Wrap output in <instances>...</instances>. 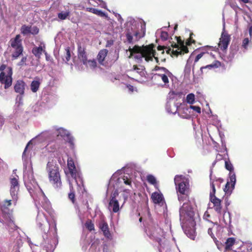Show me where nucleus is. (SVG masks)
I'll use <instances>...</instances> for the list:
<instances>
[{"label": "nucleus", "mask_w": 252, "mask_h": 252, "mask_svg": "<svg viewBox=\"0 0 252 252\" xmlns=\"http://www.w3.org/2000/svg\"><path fill=\"white\" fill-rule=\"evenodd\" d=\"M37 210L36 224L43 232L41 245L47 249V252L52 251L55 250L58 243L57 223L55 221H54L53 228L51 227V224L48 221L43 210H45L50 215L53 214L54 211L51 206H39L37 207Z\"/></svg>", "instance_id": "1"}, {"label": "nucleus", "mask_w": 252, "mask_h": 252, "mask_svg": "<svg viewBox=\"0 0 252 252\" xmlns=\"http://www.w3.org/2000/svg\"><path fill=\"white\" fill-rule=\"evenodd\" d=\"M156 45L151 43L147 45H142L139 46L135 45L133 48L129 47L128 51L130 52L129 58L133 57L135 60L142 62L143 59L148 62L153 61V58L157 63H159V61L161 62H165L166 58L164 55L165 54L164 49L167 47L164 46L159 45L157 47V50L159 53H157L155 49Z\"/></svg>", "instance_id": "2"}, {"label": "nucleus", "mask_w": 252, "mask_h": 252, "mask_svg": "<svg viewBox=\"0 0 252 252\" xmlns=\"http://www.w3.org/2000/svg\"><path fill=\"white\" fill-rule=\"evenodd\" d=\"M194 216V212L191 206H182L180 209L181 226L184 233L192 240H194L196 236Z\"/></svg>", "instance_id": "3"}, {"label": "nucleus", "mask_w": 252, "mask_h": 252, "mask_svg": "<svg viewBox=\"0 0 252 252\" xmlns=\"http://www.w3.org/2000/svg\"><path fill=\"white\" fill-rule=\"evenodd\" d=\"M60 168L56 162L49 161L46 166L50 183L56 189H60L62 187Z\"/></svg>", "instance_id": "4"}, {"label": "nucleus", "mask_w": 252, "mask_h": 252, "mask_svg": "<svg viewBox=\"0 0 252 252\" xmlns=\"http://www.w3.org/2000/svg\"><path fill=\"white\" fill-rule=\"evenodd\" d=\"M0 222L6 223L11 229H15L16 227L13 222L12 212L7 206H0Z\"/></svg>", "instance_id": "5"}, {"label": "nucleus", "mask_w": 252, "mask_h": 252, "mask_svg": "<svg viewBox=\"0 0 252 252\" xmlns=\"http://www.w3.org/2000/svg\"><path fill=\"white\" fill-rule=\"evenodd\" d=\"M9 43L13 49L11 57L13 60H16L22 54L24 50L21 35L17 34L14 38H12L9 41Z\"/></svg>", "instance_id": "6"}, {"label": "nucleus", "mask_w": 252, "mask_h": 252, "mask_svg": "<svg viewBox=\"0 0 252 252\" xmlns=\"http://www.w3.org/2000/svg\"><path fill=\"white\" fill-rule=\"evenodd\" d=\"M177 43H173L171 46L173 47L172 53L175 57H178L179 55H183L185 54L189 53V49L184 44V41L182 40L180 36H176Z\"/></svg>", "instance_id": "7"}, {"label": "nucleus", "mask_w": 252, "mask_h": 252, "mask_svg": "<svg viewBox=\"0 0 252 252\" xmlns=\"http://www.w3.org/2000/svg\"><path fill=\"white\" fill-rule=\"evenodd\" d=\"M145 35V32H144L142 33L137 31L133 29H127L126 31V41L125 42H127L130 44H133L134 43L139 41L141 38H142Z\"/></svg>", "instance_id": "8"}, {"label": "nucleus", "mask_w": 252, "mask_h": 252, "mask_svg": "<svg viewBox=\"0 0 252 252\" xmlns=\"http://www.w3.org/2000/svg\"><path fill=\"white\" fill-rule=\"evenodd\" d=\"M171 73L166 68H162L160 73H155L153 78L154 80H161L163 84H159L161 86H167L169 84L168 77L171 75Z\"/></svg>", "instance_id": "9"}, {"label": "nucleus", "mask_w": 252, "mask_h": 252, "mask_svg": "<svg viewBox=\"0 0 252 252\" xmlns=\"http://www.w3.org/2000/svg\"><path fill=\"white\" fill-rule=\"evenodd\" d=\"M8 71L6 74L4 72H1L0 73V83L4 84L5 89H7L11 85L12 83V69L11 67L7 68Z\"/></svg>", "instance_id": "10"}, {"label": "nucleus", "mask_w": 252, "mask_h": 252, "mask_svg": "<svg viewBox=\"0 0 252 252\" xmlns=\"http://www.w3.org/2000/svg\"><path fill=\"white\" fill-rule=\"evenodd\" d=\"M182 177V175H176L174 178V182L176 185H178L177 190L182 195H187L189 191V183L187 181H183L178 183L179 179Z\"/></svg>", "instance_id": "11"}, {"label": "nucleus", "mask_w": 252, "mask_h": 252, "mask_svg": "<svg viewBox=\"0 0 252 252\" xmlns=\"http://www.w3.org/2000/svg\"><path fill=\"white\" fill-rule=\"evenodd\" d=\"M127 198V195L125 191L118 192L115 191L111 198V205H119V203H122L124 205L126 200Z\"/></svg>", "instance_id": "12"}, {"label": "nucleus", "mask_w": 252, "mask_h": 252, "mask_svg": "<svg viewBox=\"0 0 252 252\" xmlns=\"http://www.w3.org/2000/svg\"><path fill=\"white\" fill-rule=\"evenodd\" d=\"M230 39V35L225 31L224 27L219 43V46L221 50L224 51L227 48Z\"/></svg>", "instance_id": "13"}, {"label": "nucleus", "mask_w": 252, "mask_h": 252, "mask_svg": "<svg viewBox=\"0 0 252 252\" xmlns=\"http://www.w3.org/2000/svg\"><path fill=\"white\" fill-rule=\"evenodd\" d=\"M227 211V206H213L207 208V213H211L212 215H221L225 214Z\"/></svg>", "instance_id": "14"}, {"label": "nucleus", "mask_w": 252, "mask_h": 252, "mask_svg": "<svg viewBox=\"0 0 252 252\" xmlns=\"http://www.w3.org/2000/svg\"><path fill=\"white\" fill-rule=\"evenodd\" d=\"M77 56L78 58L83 64L85 65L87 64V55L86 52V48L82 47L81 44L77 46Z\"/></svg>", "instance_id": "15"}, {"label": "nucleus", "mask_w": 252, "mask_h": 252, "mask_svg": "<svg viewBox=\"0 0 252 252\" xmlns=\"http://www.w3.org/2000/svg\"><path fill=\"white\" fill-rule=\"evenodd\" d=\"M67 162L69 173L73 178L76 179L78 175V172L76 168L73 159L71 157H69L67 158Z\"/></svg>", "instance_id": "16"}, {"label": "nucleus", "mask_w": 252, "mask_h": 252, "mask_svg": "<svg viewBox=\"0 0 252 252\" xmlns=\"http://www.w3.org/2000/svg\"><path fill=\"white\" fill-rule=\"evenodd\" d=\"M25 82L22 80H18L14 84V89L16 93L23 95L25 93Z\"/></svg>", "instance_id": "17"}, {"label": "nucleus", "mask_w": 252, "mask_h": 252, "mask_svg": "<svg viewBox=\"0 0 252 252\" xmlns=\"http://www.w3.org/2000/svg\"><path fill=\"white\" fill-rule=\"evenodd\" d=\"M10 192L11 194H15L16 189H19V184L18 182V176H12L10 178Z\"/></svg>", "instance_id": "18"}, {"label": "nucleus", "mask_w": 252, "mask_h": 252, "mask_svg": "<svg viewBox=\"0 0 252 252\" xmlns=\"http://www.w3.org/2000/svg\"><path fill=\"white\" fill-rule=\"evenodd\" d=\"M45 46H39V47H34L32 49V53L35 56V57L39 59L41 58V55L43 52L46 56H47V52L45 50Z\"/></svg>", "instance_id": "19"}, {"label": "nucleus", "mask_w": 252, "mask_h": 252, "mask_svg": "<svg viewBox=\"0 0 252 252\" xmlns=\"http://www.w3.org/2000/svg\"><path fill=\"white\" fill-rule=\"evenodd\" d=\"M151 198L155 204L161 203L163 204L165 203L163 194L161 193L153 192L152 194Z\"/></svg>", "instance_id": "20"}, {"label": "nucleus", "mask_w": 252, "mask_h": 252, "mask_svg": "<svg viewBox=\"0 0 252 252\" xmlns=\"http://www.w3.org/2000/svg\"><path fill=\"white\" fill-rule=\"evenodd\" d=\"M178 112L180 116L183 118L188 119L190 118V112L188 106L180 108L178 109Z\"/></svg>", "instance_id": "21"}, {"label": "nucleus", "mask_w": 252, "mask_h": 252, "mask_svg": "<svg viewBox=\"0 0 252 252\" xmlns=\"http://www.w3.org/2000/svg\"><path fill=\"white\" fill-rule=\"evenodd\" d=\"M99 228L103 231L104 235L107 238H109L110 233L109 230L108 225L107 223L101 221L99 223Z\"/></svg>", "instance_id": "22"}, {"label": "nucleus", "mask_w": 252, "mask_h": 252, "mask_svg": "<svg viewBox=\"0 0 252 252\" xmlns=\"http://www.w3.org/2000/svg\"><path fill=\"white\" fill-rule=\"evenodd\" d=\"M202 57L205 59L215 58L214 55H212V54H210L208 52H202L196 56L194 59V63H197Z\"/></svg>", "instance_id": "23"}, {"label": "nucleus", "mask_w": 252, "mask_h": 252, "mask_svg": "<svg viewBox=\"0 0 252 252\" xmlns=\"http://www.w3.org/2000/svg\"><path fill=\"white\" fill-rule=\"evenodd\" d=\"M108 51L106 49L101 50L97 55V60L99 63L104 65V59L107 56Z\"/></svg>", "instance_id": "24"}, {"label": "nucleus", "mask_w": 252, "mask_h": 252, "mask_svg": "<svg viewBox=\"0 0 252 252\" xmlns=\"http://www.w3.org/2000/svg\"><path fill=\"white\" fill-rule=\"evenodd\" d=\"M236 239L233 237H230L227 239L225 243V250L229 251L231 250L232 246L235 243Z\"/></svg>", "instance_id": "25"}, {"label": "nucleus", "mask_w": 252, "mask_h": 252, "mask_svg": "<svg viewBox=\"0 0 252 252\" xmlns=\"http://www.w3.org/2000/svg\"><path fill=\"white\" fill-rule=\"evenodd\" d=\"M221 66V63L218 61H215L212 63L207 65L205 66H202L200 68V70L202 71L203 69L208 68L211 69L212 68H217Z\"/></svg>", "instance_id": "26"}, {"label": "nucleus", "mask_w": 252, "mask_h": 252, "mask_svg": "<svg viewBox=\"0 0 252 252\" xmlns=\"http://www.w3.org/2000/svg\"><path fill=\"white\" fill-rule=\"evenodd\" d=\"M87 11L95 14L100 17H106V14L104 12L96 8L92 7L87 8Z\"/></svg>", "instance_id": "27"}, {"label": "nucleus", "mask_w": 252, "mask_h": 252, "mask_svg": "<svg viewBox=\"0 0 252 252\" xmlns=\"http://www.w3.org/2000/svg\"><path fill=\"white\" fill-rule=\"evenodd\" d=\"M249 33L250 36V39L248 37L245 38L242 41V47L244 48L245 50L248 49V46L250 43L252 34V27H251L249 29Z\"/></svg>", "instance_id": "28"}, {"label": "nucleus", "mask_w": 252, "mask_h": 252, "mask_svg": "<svg viewBox=\"0 0 252 252\" xmlns=\"http://www.w3.org/2000/svg\"><path fill=\"white\" fill-rule=\"evenodd\" d=\"M31 29L32 26L23 25L22 26L20 29L21 33L24 35H27L29 33H31Z\"/></svg>", "instance_id": "29"}, {"label": "nucleus", "mask_w": 252, "mask_h": 252, "mask_svg": "<svg viewBox=\"0 0 252 252\" xmlns=\"http://www.w3.org/2000/svg\"><path fill=\"white\" fill-rule=\"evenodd\" d=\"M40 82L38 81L33 80L31 84V89L33 93H36L39 87Z\"/></svg>", "instance_id": "30"}, {"label": "nucleus", "mask_w": 252, "mask_h": 252, "mask_svg": "<svg viewBox=\"0 0 252 252\" xmlns=\"http://www.w3.org/2000/svg\"><path fill=\"white\" fill-rule=\"evenodd\" d=\"M236 175L233 172L229 173V184H231V187L232 189L234 188V186L236 183Z\"/></svg>", "instance_id": "31"}, {"label": "nucleus", "mask_w": 252, "mask_h": 252, "mask_svg": "<svg viewBox=\"0 0 252 252\" xmlns=\"http://www.w3.org/2000/svg\"><path fill=\"white\" fill-rule=\"evenodd\" d=\"M210 199L211 202L214 204V205H220L221 200L217 198L215 194L210 195Z\"/></svg>", "instance_id": "32"}, {"label": "nucleus", "mask_w": 252, "mask_h": 252, "mask_svg": "<svg viewBox=\"0 0 252 252\" xmlns=\"http://www.w3.org/2000/svg\"><path fill=\"white\" fill-rule=\"evenodd\" d=\"M147 181L151 184L156 186L157 185V182L156 178L152 175H148L147 176Z\"/></svg>", "instance_id": "33"}, {"label": "nucleus", "mask_w": 252, "mask_h": 252, "mask_svg": "<svg viewBox=\"0 0 252 252\" xmlns=\"http://www.w3.org/2000/svg\"><path fill=\"white\" fill-rule=\"evenodd\" d=\"M225 167L227 170L229 171L230 173L233 172V166L229 159H225Z\"/></svg>", "instance_id": "34"}, {"label": "nucleus", "mask_w": 252, "mask_h": 252, "mask_svg": "<svg viewBox=\"0 0 252 252\" xmlns=\"http://www.w3.org/2000/svg\"><path fill=\"white\" fill-rule=\"evenodd\" d=\"M187 103L192 104L195 101V95L193 94L190 93L187 95L186 97Z\"/></svg>", "instance_id": "35"}, {"label": "nucleus", "mask_w": 252, "mask_h": 252, "mask_svg": "<svg viewBox=\"0 0 252 252\" xmlns=\"http://www.w3.org/2000/svg\"><path fill=\"white\" fill-rule=\"evenodd\" d=\"M96 62L95 60H87V64L86 65L87 67H90L91 68L94 69L96 67Z\"/></svg>", "instance_id": "36"}, {"label": "nucleus", "mask_w": 252, "mask_h": 252, "mask_svg": "<svg viewBox=\"0 0 252 252\" xmlns=\"http://www.w3.org/2000/svg\"><path fill=\"white\" fill-rule=\"evenodd\" d=\"M157 231V230L153 231V233L151 234V235L153 239L158 242L159 245H161V239L158 235Z\"/></svg>", "instance_id": "37"}, {"label": "nucleus", "mask_w": 252, "mask_h": 252, "mask_svg": "<svg viewBox=\"0 0 252 252\" xmlns=\"http://www.w3.org/2000/svg\"><path fill=\"white\" fill-rule=\"evenodd\" d=\"M68 199L71 201V203L75 204V194L74 191L70 190V192L68 194Z\"/></svg>", "instance_id": "38"}, {"label": "nucleus", "mask_w": 252, "mask_h": 252, "mask_svg": "<svg viewBox=\"0 0 252 252\" xmlns=\"http://www.w3.org/2000/svg\"><path fill=\"white\" fill-rule=\"evenodd\" d=\"M192 35H194L193 33L190 32L189 33V37L186 41V46H190L192 43H195V40L192 38Z\"/></svg>", "instance_id": "39"}, {"label": "nucleus", "mask_w": 252, "mask_h": 252, "mask_svg": "<svg viewBox=\"0 0 252 252\" xmlns=\"http://www.w3.org/2000/svg\"><path fill=\"white\" fill-rule=\"evenodd\" d=\"M69 15V12H64V13L61 12L58 13V18L62 20H63L67 18V17Z\"/></svg>", "instance_id": "40"}, {"label": "nucleus", "mask_w": 252, "mask_h": 252, "mask_svg": "<svg viewBox=\"0 0 252 252\" xmlns=\"http://www.w3.org/2000/svg\"><path fill=\"white\" fill-rule=\"evenodd\" d=\"M232 189L231 187V185L230 186L229 182L228 181L226 184H225V187L223 189L224 191L225 192L226 194H230Z\"/></svg>", "instance_id": "41"}, {"label": "nucleus", "mask_w": 252, "mask_h": 252, "mask_svg": "<svg viewBox=\"0 0 252 252\" xmlns=\"http://www.w3.org/2000/svg\"><path fill=\"white\" fill-rule=\"evenodd\" d=\"M136 71L137 73L140 74L142 72V69L138 68L137 65H134L133 66V69L128 71L130 75H132V73Z\"/></svg>", "instance_id": "42"}, {"label": "nucleus", "mask_w": 252, "mask_h": 252, "mask_svg": "<svg viewBox=\"0 0 252 252\" xmlns=\"http://www.w3.org/2000/svg\"><path fill=\"white\" fill-rule=\"evenodd\" d=\"M210 186L212 189V191H210V195L215 194L216 189H215V181L212 180L211 178L210 179Z\"/></svg>", "instance_id": "43"}, {"label": "nucleus", "mask_w": 252, "mask_h": 252, "mask_svg": "<svg viewBox=\"0 0 252 252\" xmlns=\"http://www.w3.org/2000/svg\"><path fill=\"white\" fill-rule=\"evenodd\" d=\"M231 53L233 55H234L237 53L239 50V46L237 44H232L230 47Z\"/></svg>", "instance_id": "44"}, {"label": "nucleus", "mask_w": 252, "mask_h": 252, "mask_svg": "<svg viewBox=\"0 0 252 252\" xmlns=\"http://www.w3.org/2000/svg\"><path fill=\"white\" fill-rule=\"evenodd\" d=\"M86 228L90 231L94 230V224L91 221H87L85 223Z\"/></svg>", "instance_id": "45"}, {"label": "nucleus", "mask_w": 252, "mask_h": 252, "mask_svg": "<svg viewBox=\"0 0 252 252\" xmlns=\"http://www.w3.org/2000/svg\"><path fill=\"white\" fill-rule=\"evenodd\" d=\"M230 203L231 201L229 200L228 195L224 196L221 200V203L224 204V205H230Z\"/></svg>", "instance_id": "46"}, {"label": "nucleus", "mask_w": 252, "mask_h": 252, "mask_svg": "<svg viewBox=\"0 0 252 252\" xmlns=\"http://www.w3.org/2000/svg\"><path fill=\"white\" fill-rule=\"evenodd\" d=\"M66 52V56H65V59L66 62H68L71 57V54H70V48L69 47H67L65 49Z\"/></svg>", "instance_id": "47"}, {"label": "nucleus", "mask_w": 252, "mask_h": 252, "mask_svg": "<svg viewBox=\"0 0 252 252\" xmlns=\"http://www.w3.org/2000/svg\"><path fill=\"white\" fill-rule=\"evenodd\" d=\"M39 29L36 26L32 27L31 33L32 35H36L39 33Z\"/></svg>", "instance_id": "48"}, {"label": "nucleus", "mask_w": 252, "mask_h": 252, "mask_svg": "<svg viewBox=\"0 0 252 252\" xmlns=\"http://www.w3.org/2000/svg\"><path fill=\"white\" fill-rule=\"evenodd\" d=\"M67 141L69 143L71 148L73 149L74 147V143L73 137L68 135L67 136Z\"/></svg>", "instance_id": "49"}, {"label": "nucleus", "mask_w": 252, "mask_h": 252, "mask_svg": "<svg viewBox=\"0 0 252 252\" xmlns=\"http://www.w3.org/2000/svg\"><path fill=\"white\" fill-rule=\"evenodd\" d=\"M42 197V198L41 202L43 205H48V204L50 203L49 200L45 196L44 193H43Z\"/></svg>", "instance_id": "50"}, {"label": "nucleus", "mask_w": 252, "mask_h": 252, "mask_svg": "<svg viewBox=\"0 0 252 252\" xmlns=\"http://www.w3.org/2000/svg\"><path fill=\"white\" fill-rule=\"evenodd\" d=\"M189 108L192 109L194 111L196 112L197 113H201V108L199 106L190 105Z\"/></svg>", "instance_id": "51"}, {"label": "nucleus", "mask_w": 252, "mask_h": 252, "mask_svg": "<svg viewBox=\"0 0 252 252\" xmlns=\"http://www.w3.org/2000/svg\"><path fill=\"white\" fill-rule=\"evenodd\" d=\"M161 38L163 40H166L168 37V34L166 32H161L160 34Z\"/></svg>", "instance_id": "52"}, {"label": "nucleus", "mask_w": 252, "mask_h": 252, "mask_svg": "<svg viewBox=\"0 0 252 252\" xmlns=\"http://www.w3.org/2000/svg\"><path fill=\"white\" fill-rule=\"evenodd\" d=\"M103 252H110V244H105L103 246Z\"/></svg>", "instance_id": "53"}, {"label": "nucleus", "mask_w": 252, "mask_h": 252, "mask_svg": "<svg viewBox=\"0 0 252 252\" xmlns=\"http://www.w3.org/2000/svg\"><path fill=\"white\" fill-rule=\"evenodd\" d=\"M188 198L187 194V195H182L180 194L178 195V199L181 202V201H183L185 199H186Z\"/></svg>", "instance_id": "54"}, {"label": "nucleus", "mask_w": 252, "mask_h": 252, "mask_svg": "<svg viewBox=\"0 0 252 252\" xmlns=\"http://www.w3.org/2000/svg\"><path fill=\"white\" fill-rule=\"evenodd\" d=\"M113 13L115 15V17L117 18L118 21L119 22V23L120 24H122L123 20L122 19L121 15L119 14H117V13H115L114 12H113Z\"/></svg>", "instance_id": "55"}, {"label": "nucleus", "mask_w": 252, "mask_h": 252, "mask_svg": "<svg viewBox=\"0 0 252 252\" xmlns=\"http://www.w3.org/2000/svg\"><path fill=\"white\" fill-rule=\"evenodd\" d=\"M242 252H252V245L248 246L247 249Z\"/></svg>", "instance_id": "56"}, {"label": "nucleus", "mask_w": 252, "mask_h": 252, "mask_svg": "<svg viewBox=\"0 0 252 252\" xmlns=\"http://www.w3.org/2000/svg\"><path fill=\"white\" fill-rule=\"evenodd\" d=\"M26 60L27 58L26 57H23L21 61L19 63V65H22L26 62Z\"/></svg>", "instance_id": "57"}, {"label": "nucleus", "mask_w": 252, "mask_h": 252, "mask_svg": "<svg viewBox=\"0 0 252 252\" xmlns=\"http://www.w3.org/2000/svg\"><path fill=\"white\" fill-rule=\"evenodd\" d=\"M123 180L124 181V183L125 184L127 185H130L131 184V181L129 179H128L127 177L126 178V179L124 178Z\"/></svg>", "instance_id": "58"}, {"label": "nucleus", "mask_w": 252, "mask_h": 252, "mask_svg": "<svg viewBox=\"0 0 252 252\" xmlns=\"http://www.w3.org/2000/svg\"><path fill=\"white\" fill-rule=\"evenodd\" d=\"M223 157L220 154H217L216 156V160H220L223 159Z\"/></svg>", "instance_id": "59"}, {"label": "nucleus", "mask_w": 252, "mask_h": 252, "mask_svg": "<svg viewBox=\"0 0 252 252\" xmlns=\"http://www.w3.org/2000/svg\"><path fill=\"white\" fill-rule=\"evenodd\" d=\"M119 210V206H113V211L114 212H117Z\"/></svg>", "instance_id": "60"}, {"label": "nucleus", "mask_w": 252, "mask_h": 252, "mask_svg": "<svg viewBox=\"0 0 252 252\" xmlns=\"http://www.w3.org/2000/svg\"><path fill=\"white\" fill-rule=\"evenodd\" d=\"M208 234L212 237V238H213L214 237V234L212 232V229L211 228H209L208 230Z\"/></svg>", "instance_id": "61"}, {"label": "nucleus", "mask_w": 252, "mask_h": 252, "mask_svg": "<svg viewBox=\"0 0 252 252\" xmlns=\"http://www.w3.org/2000/svg\"><path fill=\"white\" fill-rule=\"evenodd\" d=\"M172 50L171 49V48H169L167 49V50H166V53L167 54H170L171 56H175L174 55H173L172 53Z\"/></svg>", "instance_id": "62"}, {"label": "nucleus", "mask_w": 252, "mask_h": 252, "mask_svg": "<svg viewBox=\"0 0 252 252\" xmlns=\"http://www.w3.org/2000/svg\"><path fill=\"white\" fill-rule=\"evenodd\" d=\"M6 68V65L5 64H2L0 66V71L1 72H3V70Z\"/></svg>", "instance_id": "63"}, {"label": "nucleus", "mask_w": 252, "mask_h": 252, "mask_svg": "<svg viewBox=\"0 0 252 252\" xmlns=\"http://www.w3.org/2000/svg\"><path fill=\"white\" fill-rule=\"evenodd\" d=\"M162 68H164V67H159V66L157 65L155 67L154 70H155V71L161 70V71Z\"/></svg>", "instance_id": "64"}]
</instances>
